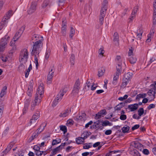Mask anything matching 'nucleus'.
I'll return each instance as SVG.
<instances>
[{
    "instance_id": "nucleus-1",
    "label": "nucleus",
    "mask_w": 156,
    "mask_h": 156,
    "mask_svg": "<svg viewBox=\"0 0 156 156\" xmlns=\"http://www.w3.org/2000/svg\"><path fill=\"white\" fill-rule=\"evenodd\" d=\"M44 84L43 83L40 84L37 89L35 94V99L33 101L31 104L30 110L34 111L36 105H38L41 102V99L44 94Z\"/></svg>"
},
{
    "instance_id": "nucleus-2",
    "label": "nucleus",
    "mask_w": 156,
    "mask_h": 156,
    "mask_svg": "<svg viewBox=\"0 0 156 156\" xmlns=\"http://www.w3.org/2000/svg\"><path fill=\"white\" fill-rule=\"evenodd\" d=\"M42 43L41 39L37 41L33 45L32 51L31 52L32 55H34V63L36 64L37 69L38 66V63L37 55H38L40 53L39 48Z\"/></svg>"
},
{
    "instance_id": "nucleus-3",
    "label": "nucleus",
    "mask_w": 156,
    "mask_h": 156,
    "mask_svg": "<svg viewBox=\"0 0 156 156\" xmlns=\"http://www.w3.org/2000/svg\"><path fill=\"white\" fill-rule=\"evenodd\" d=\"M67 90V88L66 87L60 91L53 101L52 105L53 107L56 106L58 104V102L62 100L64 94L66 92Z\"/></svg>"
},
{
    "instance_id": "nucleus-4",
    "label": "nucleus",
    "mask_w": 156,
    "mask_h": 156,
    "mask_svg": "<svg viewBox=\"0 0 156 156\" xmlns=\"http://www.w3.org/2000/svg\"><path fill=\"white\" fill-rule=\"evenodd\" d=\"M29 52L26 49H23L21 50L19 56V61L22 63L26 64L27 61L29 57Z\"/></svg>"
},
{
    "instance_id": "nucleus-5",
    "label": "nucleus",
    "mask_w": 156,
    "mask_h": 156,
    "mask_svg": "<svg viewBox=\"0 0 156 156\" xmlns=\"http://www.w3.org/2000/svg\"><path fill=\"white\" fill-rule=\"evenodd\" d=\"M82 83V80H80L79 79H78L76 80L72 91V94L73 95L78 93L79 90L80 88V85Z\"/></svg>"
},
{
    "instance_id": "nucleus-6",
    "label": "nucleus",
    "mask_w": 156,
    "mask_h": 156,
    "mask_svg": "<svg viewBox=\"0 0 156 156\" xmlns=\"http://www.w3.org/2000/svg\"><path fill=\"white\" fill-rule=\"evenodd\" d=\"M9 37L7 35H6L4 37L2 38L1 40L0 44V52L3 51L5 48V46L8 42V40Z\"/></svg>"
},
{
    "instance_id": "nucleus-7",
    "label": "nucleus",
    "mask_w": 156,
    "mask_h": 156,
    "mask_svg": "<svg viewBox=\"0 0 156 156\" xmlns=\"http://www.w3.org/2000/svg\"><path fill=\"white\" fill-rule=\"evenodd\" d=\"M107 9L105 7V6L102 7L101 9L99 19V22L101 25H102L103 24L104 19L106 14Z\"/></svg>"
},
{
    "instance_id": "nucleus-8",
    "label": "nucleus",
    "mask_w": 156,
    "mask_h": 156,
    "mask_svg": "<svg viewBox=\"0 0 156 156\" xmlns=\"http://www.w3.org/2000/svg\"><path fill=\"white\" fill-rule=\"evenodd\" d=\"M61 27V33L63 36H65L66 34V23L65 18L63 19Z\"/></svg>"
},
{
    "instance_id": "nucleus-9",
    "label": "nucleus",
    "mask_w": 156,
    "mask_h": 156,
    "mask_svg": "<svg viewBox=\"0 0 156 156\" xmlns=\"http://www.w3.org/2000/svg\"><path fill=\"white\" fill-rule=\"evenodd\" d=\"M25 27L23 26L17 32L13 39H16L17 40L21 37L25 29Z\"/></svg>"
},
{
    "instance_id": "nucleus-10",
    "label": "nucleus",
    "mask_w": 156,
    "mask_h": 156,
    "mask_svg": "<svg viewBox=\"0 0 156 156\" xmlns=\"http://www.w3.org/2000/svg\"><path fill=\"white\" fill-rule=\"evenodd\" d=\"M37 5V2H32L31 4L30 7L27 11L28 14H30L34 12L36 10Z\"/></svg>"
},
{
    "instance_id": "nucleus-11",
    "label": "nucleus",
    "mask_w": 156,
    "mask_h": 156,
    "mask_svg": "<svg viewBox=\"0 0 156 156\" xmlns=\"http://www.w3.org/2000/svg\"><path fill=\"white\" fill-rule=\"evenodd\" d=\"M121 65V63L117 64V66H116V72L114 74L113 78H118L119 76L121 74L122 70Z\"/></svg>"
},
{
    "instance_id": "nucleus-12",
    "label": "nucleus",
    "mask_w": 156,
    "mask_h": 156,
    "mask_svg": "<svg viewBox=\"0 0 156 156\" xmlns=\"http://www.w3.org/2000/svg\"><path fill=\"white\" fill-rule=\"evenodd\" d=\"M37 112L35 114H34L32 116V119L30 120V125L33 123H35L36 121L39 117L40 113L38 112H37Z\"/></svg>"
},
{
    "instance_id": "nucleus-13",
    "label": "nucleus",
    "mask_w": 156,
    "mask_h": 156,
    "mask_svg": "<svg viewBox=\"0 0 156 156\" xmlns=\"http://www.w3.org/2000/svg\"><path fill=\"white\" fill-rule=\"evenodd\" d=\"M106 111L105 109H103L96 114L95 117V119H100L101 117H103L104 115H106Z\"/></svg>"
},
{
    "instance_id": "nucleus-14",
    "label": "nucleus",
    "mask_w": 156,
    "mask_h": 156,
    "mask_svg": "<svg viewBox=\"0 0 156 156\" xmlns=\"http://www.w3.org/2000/svg\"><path fill=\"white\" fill-rule=\"evenodd\" d=\"M132 144L133 147L137 149L139 151H141L143 149V145L139 142H133L132 143Z\"/></svg>"
},
{
    "instance_id": "nucleus-15",
    "label": "nucleus",
    "mask_w": 156,
    "mask_h": 156,
    "mask_svg": "<svg viewBox=\"0 0 156 156\" xmlns=\"http://www.w3.org/2000/svg\"><path fill=\"white\" fill-rule=\"evenodd\" d=\"M76 120L85 121L86 119V114L84 113H80L79 115L76 116Z\"/></svg>"
},
{
    "instance_id": "nucleus-16",
    "label": "nucleus",
    "mask_w": 156,
    "mask_h": 156,
    "mask_svg": "<svg viewBox=\"0 0 156 156\" xmlns=\"http://www.w3.org/2000/svg\"><path fill=\"white\" fill-rule=\"evenodd\" d=\"M71 112L70 109H66V110L62 112H61L59 116L61 117H65L67 116Z\"/></svg>"
},
{
    "instance_id": "nucleus-17",
    "label": "nucleus",
    "mask_w": 156,
    "mask_h": 156,
    "mask_svg": "<svg viewBox=\"0 0 156 156\" xmlns=\"http://www.w3.org/2000/svg\"><path fill=\"white\" fill-rule=\"evenodd\" d=\"M138 107V104H134L130 105L128 106L129 108L130 109L131 112H133L136 110Z\"/></svg>"
},
{
    "instance_id": "nucleus-18",
    "label": "nucleus",
    "mask_w": 156,
    "mask_h": 156,
    "mask_svg": "<svg viewBox=\"0 0 156 156\" xmlns=\"http://www.w3.org/2000/svg\"><path fill=\"white\" fill-rule=\"evenodd\" d=\"M39 134L38 131L37 132V131H35L34 133H33L32 136L29 139L28 141L29 142H31L34 140V139L37 137Z\"/></svg>"
},
{
    "instance_id": "nucleus-19",
    "label": "nucleus",
    "mask_w": 156,
    "mask_h": 156,
    "mask_svg": "<svg viewBox=\"0 0 156 156\" xmlns=\"http://www.w3.org/2000/svg\"><path fill=\"white\" fill-rule=\"evenodd\" d=\"M130 154L133 156H140V154L138 151L136 149H133L130 150Z\"/></svg>"
},
{
    "instance_id": "nucleus-20",
    "label": "nucleus",
    "mask_w": 156,
    "mask_h": 156,
    "mask_svg": "<svg viewBox=\"0 0 156 156\" xmlns=\"http://www.w3.org/2000/svg\"><path fill=\"white\" fill-rule=\"evenodd\" d=\"M105 71V68L102 67L98 70V76L99 77H101Z\"/></svg>"
},
{
    "instance_id": "nucleus-21",
    "label": "nucleus",
    "mask_w": 156,
    "mask_h": 156,
    "mask_svg": "<svg viewBox=\"0 0 156 156\" xmlns=\"http://www.w3.org/2000/svg\"><path fill=\"white\" fill-rule=\"evenodd\" d=\"M129 60L131 64H133L136 62L137 61V58L134 55L130 56L129 58Z\"/></svg>"
},
{
    "instance_id": "nucleus-22",
    "label": "nucleus",
    "mask_w": 156,
    "mask_h": 156,
    "mask_svg": "<svg viewBox=\"0 0 156 156\" xmlns=\"http://www.w3.org/2000/svg\"><path fill=\"white\" fill-rule=\"evenodd\" d=\"M130 81V79H123L121 85L122 87H125Z\"/></svg>"
},
{
    "instance_id": "nucleus-23",
    "label": "nucleus",
    "mask_w": 156,
    "mask_h": 156,
    "mask_svg": "<svg viewBox=\"0 0 156 156\" xmlns=\"http://www.w3.org/2000/svg\"><path fill=\"white\" fill-rule=\"evenodd\" d=\"M60 147H58L54 149L52 152L51 153L50 156H53L55 155L60 151Z\"/></svg>"
},
{
    "instance_id": "nucleus-24",
    "label": "nucleus",
    "mask_w": 156,
    "mask_h": 156,
    "mask_svg": "<svg viewBox=\"0 0 156 156\" xmlns=\"http://www.w3.org/2000/svg\"><path fill=\"white\" fill-rule=\"evenodd\" d=\"M76 143L78 144H81L84 142V140L82 137H79L76 139Z\"/></svg>"
},
{
    "instance_id": "nucleus-25",
    "label": "nucleus",
    "mask_w": 156,
    "mask_h": 156,
    "mask_svg": "<svg viewBox=\"0 0 156 156\" xmlns=\"http://www.w3.org/2000/svg\"><path fill=\"white\" fill-rule=\"evenodd\" d=\"M7 87L6 86H4L2 88L0 94V97L2 98L6 93Z\"/></svg>"
},
{
    "instance_id": "nucleus-26",
    "label": "nucleus",
    "mask_w": 156,
    "mask_h": 156,
    "mask_svg": "<svg viewBox=\"0 0 156 156\" xmlns=\"http://www.w3.org/2000/svg\"><path fill=\"white\" fill-rule=\"evenodd\" d=\"M91 133L90 132L87 131L84 132L83 133L81 134V136L85 140L90 135Z\"/></svg>"
},
{
    "instance_id": "nucleus-27",
    "label": "nucleus",
    "mask_w": 156,
    "mask_h": 156,
    "mask_svg": "<svg viewBox=\"0 0 156 156\" xmlns=\"http://www.w3.org/2000/svg\"><path fill=\"white\" fill-rule=\"evenodd\" d=\"M75 60V56L74 54H72L71 55L70 59V63L71 65L73 66L74 65Z\"/></svg>"
},
{
    "instance_id": "nucleus-28",
    "label": "nucleus",
    "mask_w": 156,
    "mask_h": 156,
    "mask_svg": "<svg viewBox=\"0 0 156 156\" xmlns=\"http://www.w3.org/2000/svg\"><path fill=\"white\" fill-rule=\"evenodd\" d=\"M29 105V102L28 101H27L25 103L24 107L23 110V114L26 113L27 111Z\"/></svg>"
},
{
    "instance_id": "nucleus-29",
    "label": "nucleus",
    "mask_w": 156,
    "mask_h": 156,
    "mask_svg": "<svg viewBox=\"0 0 156 156\" xmlns=\"http://www.w3.org/2000/svg\"><path fill=\"white\" fill-rule=\"evenodd\" d=\"M54 69L53 67H52L48 75V78H52L54 77Z\"/></svg>"
},
{
    "instance_id": "nucleus-30",
    "label": "nucleus",
    "mask_w": 156,
    "mask_h": 156,
    "mask_svg": "<svg viewBox=\"0 0 156 156\" xmlns=\"http://www.w3.org/2000/svg\"><path fill=\"white\" fill-rule=\"evenodd\" d=\"M125 103L121 102L120 103L117 105L116 107H115V109L116 110H119L121 109V108L124 107L125 105Z\"/></svg>"
},
{
    "instance_id": "nucleus-31",
    "label": "nucleus",
    "mask_w": 156,
    "mask_h": 156,
    "mask_svg": "<svg viewBox=\"0 0 156 156\" xmlns=\"http://www.w3.org/2000/svg\"><path fill=\"white\" fill-rule=\"evenodd\" d=\"M46 126V124L44 123L40 125L39 127L37 129L39 133H40L44 130Z\"/></svg>"
},
{
    "instance_id": "nucleus-32",
    "label": "nucleus",
    "mask_w": 156,
    "mask_h": 156,
    "mask_svg": "<svg viewBox=\"0 0 156 156\" xmlns=\"http://www.w3.org/2000/svg\"><path fill=\"white\" fill-rule=\"evenodd\" d=\"M12 11H9L6 14V16H5L4 20H7L9 19L12 16Z\"/></svg>"
},
{
    "instance_id": "nucleus-33",
    "label": "nucleus",
    "mask_w": 156,
    "mask_h": 156,
    "mask_svg": "<svg viewBox=\"0 0 156 156\" xmlns=\"http://www.w3.org/2000/svg\"><path fill=\"white\" fill-rule=\"evenodd\" d=\"M75 30L72 27L70 28V31L69 37L72 39L73 36L75 34Z\"/></svg>"
},
{
    "instance_id": "nucleus-34",
    "label": "nucleus",
    "mask_w": 156,
    "mask_h": 156,
    "mask_svg": "<svg viewBox=\"0 0 156 156\" xmlns=\"http://www.w3.org/2000/svg\"><path fill=\"white\" fill-rule=\"evenodd\" d=\"M49 0H44L42 5V7L43 8H45L49 4Z\"/></svg>"
},
{
    "instance_id": "nucleus-35",
    "label": "nucleus",
    "mask_w": 156,
    "mask_h": 156,
    "mask_svg": "<svg viewBox=\"0 0 156 156\" xmlns=\"http://www.w3.org/2000/svg\"><path fill=\"white\" fill-rule=\"evenodd\" d=\"M33 92V87H28V90L27 91V94L28 95L30 96L32 95Z\"/></svg>"
},
{
    "instance_id": "nucleus-36",
    "label": "nucleus",
    "mask_w": 156,
    "mask_h": 156,
    "mask_svg": "<svg viewBox=\"0 0 156 156\" xmlns=\"http://www.w3.org/2000/svg\"><path fill=\"white\" fill-rule=\"evenodd\" d=\"M156 24V12H154L153 17V27Z\"/></svg>"
},
{
    "instance_id": "nucleus-37",
    "label": "nucleus",
    "mask_w": 156,
    "mask_h": 156,
    "mask_svg": "<svg viewBox=\"0 0 156 156\" xmlns=\"http://www.w3.org/2000/svg\"><path fill=\"white\" fill-rule=\"evenodd\" d=\"M91 143L89 144L85 143L84 144L83 148L84 149H88L92 147Z\"/></svg>"
},
{
    "instance_id": "nucleus-38",
    "label": "nucleus",
    "mask_w": 156,
    "mask_h": 156,
    "mask_svg": "<svg viewBox=\"0 0 156 156\" xmlns=\"http://www.w3.org/2000/svg\"><path fill=\"white\" fill-rule=\"evenodd\" d=\"M129 129V127L128 126H126V127H123L122 128V132L123 133H126L128 132Z\"/></svg>"
},
{
    "instance_id": "nucleus-39",
    "label": "nucleus",
    "mask_w": 156,
    "mask_h": 156,
    "mask_svg": "<svg viewBox=\"0 0 156 156\" xmlns=\"http://www.w3.org/2000/svg\"><path fill=\"white\" fill-rule=\"evenodd\" d=\"M60 129L63 132L64 134L67 132V128L66 126L61 125L60 126Z\"/></svg>"
},
{
    "instance_id": "nucleus-40",
    "label": "nucleus",
    "mask_w": 156,
    "mask_h": 156,
    "mask_svg": "<svg viewBox=\"0 0 156 156\" xmlns=\"http://www.w3.org/2000/svg\"><path fill=\"white\" fill-rule=\"evenodd\" d=\"M138 115L140 116L143 115L144 113V110L143 108H140L138 111Z\"/></svg>"
},
{
    "instance_id": "nucleus-41",
    "label": "nucleus",
    "mask_w": 156,
    "mask_h": 156,
    "mask_svg": "<svg viewBox=\"0 0 156 156\" xmlns=\"http://www.w3.org/2000/svg\"><path fill=\"white\" fill-rule=\"evenodd\" d=\"M154 89L152 87H151V89L147 92V93L148 95L150 96L153 95V93H154Z\"/></svg>"
},
{
    "instance_id": "nucleus-42",
    "label": "nucleus",
    "mask_w": 156,
    "mask_h": 156,
    "mask_svg": "<svg viewBox=\"0 0 156 156\" xmlns=\"http://www.w3.org/2000/svg\"><path fill=\"white\" fill-rule=\"evenodd\" d=\"M20 64L19 66L18 69L19 70H24L25 68V66L24 64V63H22L21 62H20Z\"/></svg>"
},
{
    "instance_id": "nucleus-43",
    "label": "nucleus",
    "mask_w": 156,
    "mask_h": 156,
    "mask_svg": "<svg viewBox=\"0 0 156 156\" xmlns=\"http://www.w3.org/2000/svg\"><path fill=\"white\" fill-rule=\"evenodd\" d=\"M6 23V22L5 20L2 21L0 23V30H1L3 28L4 26Z\"/></svg>"
},
{
    "instance_id": "nucleus-44",
    "label": "nucleus",
    "mask_w": 156,
    "mask_h": 156,
    "mask_svg": "<svg viewBox=\"0 0 156 156\" xmlns=\"http://www.w3.org/2000/svg\"><path fill=\"white\" fill-rule=\"evenodd\" d=\"M133 74L130 72H128L125 75V78H131L133 77Z\"/></svg>"
},
{
    "instance_id": "nucleus-45",
    "label": "nucleus",
    "mask_w": 156,
    "mask_h": 156,
    "mask_svg": "<svg viewBox=\"0 0 156 156\" xmlns=\"http://www.w3.org/2000/svg\"><path fill=\"white\" fill-rule=\"evenodd\" d=\"M119 40V36L117 32L114 33V39L113 41H118Z\"/></svg>"
},
{
    "instance_id": "nucleus-46",
    "label": "nucleus",
    "mask_w": 156,
    "mask_h": 156,
    "mask_svg": "<svg viewBox=\"0 0 156 156\" xmlns=\"http://www.w3.org/2000/svg\"><path fill=\"white\" fill-rule=\"evenodd\" d=\"M154 34H149L147 36L148 38L146 40L147 42H150L151 41V39L153 37Z\"/></svg>"
},
{
    "instance_id": "nucleus-47",
    "label": "nucleus",
    "mask_w": 156,
    "mask_h": 156,
    "mask_svg": "<svg viewBox=\"0 0 156 156\" xmlns=\"http://www.w3.org/2000/svg\"><path fill=\"white\" fill-rule=\"evenodd\" d=\"M140 33H137V36L138 37V38H139V40H140L142 37V34L143 33V30L142 29H140Z\"/></svg>"
},
{
    "instance_id": "nucleus-48",
    "label": "nucleus",
    "mask_w": 156,
    "mask_h": 156,
    "mask_svg": "<svg viewBox=\"0 0 156 156\" xmlns=\"http://www.w3.org/2000/svg\"><path fill=\"white\" fill-rule=\"evenodd\" d=\"M146 94H138L136 97V99H139L140 98H144L146 97Z\"/></svg>"
},
{
    "instance_id": "nucleus-49",
    "label": "nucleus",
    "mask_w": 156,
    "mask_h": 156,
    "mask_svg": "<svg viewBox=\"0 0 156 156\" xmlns=\"http://www.w3.org/2000/svg\"><path fill=\"white\" fill-rule=\"evenodd\" d=\"M4 110V106L3 105L0 106V118L2 117L3 115V111Z\"/></svg>"
},
{
    "instance_id": "nucleus-50",
    "label": "nucleus",
    "mask_w": 156,
    "mask_h": 156,
    "mask_svg": "<svg viewBox=\"0 0 156 156\" xmlns=\"http://www.w3.org/2000/svg\"><path fill=\"white\" fill-rule=\"evenodd\" d=\"M15 142L14 141H13L10 143L9 144L7 147H9V149L10 150L12 147L13 146L15 145Z\"/></svg>"
},
{
    "instance_id": "nucleus-51",
    "label": "nucleus",
    "mask_w": 156,
    "mask_h": 156,
    "mask_svg": "<svg viewBox=\"0 0 156 156\" xmlns=\"http://www.w3.org/2000/svg\"><path fill=\"white\" fill-rule=\"evenodd\" d=\"M138 9L139 8L137 6L135 7L132 12V15H135V14L137 12V10H138Z\"/></svg>"
},
{
    "instance_id": "nucleus-52",
    "label": "nucleus",
    "mask_w": 156,
    "mask_h": 156,
    "mask_svg": "<svg viewBox=\"0 0 156 156\" xmlns=\"http://www.w3.org/2000/svg\"><path fill=\"white\" fill-rule=\"evenodd\" d=\"M34 149L35 151V152L38 151L40 149L39 146H38V145H35L34 146Z\"/></svg>"
},
{
    "instance_id": "nucleus-53",
    "label": "nucleus",
    "mask_w": 156,
    "mask_h": 156,
    "mask_svg": "<svg viewBox=\"0 0 156 156\" xmlns=\"http://www.w3.org/2000/svg\"><path fill=\"white\" fill-rule=\"evenodd\" d=\"M128 96L127 95H125L123 97L119 98L118 100L120 101H122L127 98Z\"/></svg>"
},
{
    "instance_id": "nucleus-54",
    "label": "nucleus",
    "mask_w": 156,
    "mask_h": 156,
    "mask_svg": "<svg viewBox=\"0 0 156 156\" xmlns=\"http://www.w3.org/2000/svg\"><path fill=\"white\" fill-rule=\"evenodd\" d=\"M110 123L109 122L108 120H106L102 122V126H105L107 125H110Z\"/></svg>"
},
{
    "instance_id": "nucleus-55",
    "label": "nucleus",
    "mask_w": 156,
    "mask_h": 156,
    "mask_svg": "<svg viewBox=\"0 0 156 156\" xmlns=\"http://www.w3.org/2000/svg\"><path fill=\"white\" fill-rule=\"evenodd\" d=\"M143 153L147 155L149 153V151L147 149H144L143 151Z\"/></svg>"
},
{
    "instance_id": "nucleus-56",
    "label": "nucleus",
    "mask_w": 156,
    "mask_h": 156,
    "mask_svg": "<svg viewBox=\"0 0 156 156\" xmlns=\"http://www.w3.org/2000/svg\"><path fill=\"white\" fill-rule=\"evenodd\" d=\"M65 1L66 0H58V5H63L65 2Z\"/></svg>"
},
{
    "instance_id": "nucleus-57",
    "label": "nucleus",
    "mask_w": 156,
    "mask_h": 156,
    "mask_svg": "<svg viewBox=\"0 0 156 156\" xmlns=\"http://www.w3.org/2000/svg\"><path fill=\"white\" fill-rule=\"evenodd\" d=\"M126 116L125 115H121L120 117V119L122 120H125L126 119Z\"/></svg>"
},
{
    "instance_id": "nucleus-58",
    "label": "nucleus",
    "mask_w": 156,
    "mask_h": 156,
    "mask_svg": "<svg viewBox=\"0 0 156 156\" xmlns=\"http://www.w3.org/2000/svg\"><path fill=\"white\" fill-rule=\"evenodd\" d=\"M140 127V125L139 124H136L133 126L132 128V129L133 131L136 129H138Z\"/></svg>"
},
{
    "instance_id": "nucleus-59",
    "label": "nucleus",
    "mask_w": 156,
    "mask_h": 156,
    "mask_svg": "<svg viewBox=\"0 0 156 156\" xmlns=\"http://www.w3.org/2000/svg\"><path fill=\"white\" fill-rule=\"evenodd\" d=\"M108 3V2L107 1V0H104V1L102 3V7H104V6H105V7L107 9V4Z\"/></svg>"
},
{
    "instance_id": "nucleus-60",
    "label": "nucleus",
    "mask_w": 156,
    "mask_h": 156,
    "mask_svg": "<svg viewBox=\"0 0 156 156\" xmlns=\"http://www.w3.org/2000/svg\"><path fill=\"white\" fill-rule=\"evenodd\" d=\"M155 107V105L154 104H151L147 107V109L148 110H150L151 108H154Z\"/></svg>"
},
{
    "instance_id": "nucleus-61",
    "label": "nucleus",
    "mask_w": 156,
    "mask_h": 156,
    "mask_svg": "<svg viewBox=\"0 0 156 156\" xmlns=\"http://www.w3.org/2000/svg\"><path fill=\"white\" fill-rule=\"evenodd\" d=\"M10 150L9 149V147H7L3 151V153H4L3 155H4V154H7L9 151Z\"/></svg>"
},
{
    "instance_id": "nucleus-62",
    "label": "nucleus",
    "mask_w": 156,
    "mask_h": 156,
    "mask_svg": "<svg viewBox=\"0 0 156 156\" xmlns=\"http://www.w3.org/2000/svg\"><path fill=\"white\" fill-rule=\"evenodd\" d=\"M105 52V51L103 49L101 48L99 49L98 53L99 55H103Z\"/></svg>"
},
{
    "instance_id": "nucleus-63",
    "label": "nucleus",
    "mask_w": 156,
    "mask_h": 156,
    "mask_svg": "<svg viewBox=\"0 0 156 156\" xmlns=\"http://www.w3.org/2000/svg\"><path fill=\"white\" fill-rule=\"evenodd\" d=\"M43 151H40V150L37 152H36V154L38 156H41L43 154Z\"/></svg>"
},
{
    "instance_id": "nucleus-64",
    "label": "nucleus",
    "mask_w": 156,
    "mask_h": 156,
    "mask_svg": "<svg viewBox=\"0 0 156 156\" xmlns=\"http://www.w3.org/2000/svg\"><path fill=\"white\" fill-rule=\"evenodd\" d=\"M150 87H152L155 89H156V81L154 82L153 84H151L150 86Z\"/></svg>"
}]
</instances>
